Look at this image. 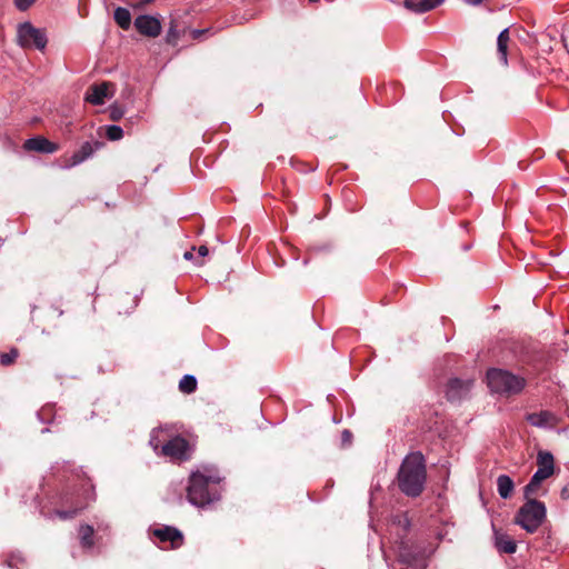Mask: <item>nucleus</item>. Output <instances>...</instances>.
I'll list each match as a JSON object with an SVG mask.
<instances>
[{"instance_id": "dca6fc26", "label": "nucleus", "mask_w": 569, "mask_h": 569, "mask_svg": "<svg viewBox=\"0 0 569 569\" xmlns=\"http://www.w3.org/2000/svg\"><path fill=\"white\" fill-rule=\"evenodd\" d=\"M184 536H152V543L162 550L178 549L183 545Z\"/></svg>"}, {"instance_id": "0eeeda50", "label": "nucleus", "mask_w": 569, "mask_h": 569, "mask_svg": "<svg viewBox=\"0 0 569 569\" xmlns=\"http://www.w3.org/2000/svg\"><path fill=\"white\" fill-rule=\"evenodd\" d=\"M18 42L22 48L34 47L43 50L48 39L43 30L34 28L30 22H23L18 27Z\"/></svg>"}, {"instance_id": "c756f323", "label": "nucleus", "mask_w": 569, "mask_h": 569, "mask_svg": "<svg viewBox=\"0 0 569 569\" xmlns=\"http://www.w3.org/2000/svg\"><path fill=\"white\" fill-rule=\"evenodd\" d=\"M123 111L118 107H112L110 110V118L114 121L121 119Z\"/></svg>"}, {"instance_id": "473e14b6", "label": "nucleus", "mask_w": 569, "mask_h": 569, "mask_svg": "<svg viewBox=\"0 0 569 569\" xmlns=\"http://www.w3.org/2000/svg\"><path fill=\"white\" fill-rule=\"evenodd\" d=\"M341 439L343 445H350L352 439V433L349 430H343L341 433Z\"/></svg>"}, {"instance_id": "1a4fd4ad", "label": "nucleus", "mask_w": 569, "mask_h": 569, "mask_svg": "<svg viewBox=\"0 0 569 569\" xmlns=\"http://www.w3.org/2000/svg\"><path fill=\"white\" fill-rule=\"evenodd\" d=\"M134 27L142 36L156 38L161 33V22L156 17L149 14L138 16L134 20Z\"/></svg>"}, {"instance_id": "72a5a7b5", "label": "nucleus", "mask_w": 569, "mask_h": 569, "mask_svg": "<svg viewBox=\"0 0 569 569\" xmlns=\"http://www.w3.org/2000/svg\"><path fill=\"white\" fill-rule=\"evenodd\" d=\"M560 497L562 500H569V483L561 489Z\"/></svg>"}, {"instance_id": "b1692460", "label": "nucleus", "mask_w": 569, "mask_h": 569, "mask_svg": "<svg viewBox=\"0 0 569 569\" xmlns=\"http://www.w3.org/2000/svg\"><path fill=\"white\" fill-rule=\"evenodd\" d=\"M101 146L100 142H96L94 144L90 143V142H84L82 143V146L80 147L79 150H77L82 157H84V160H87L88 158H90L94 151Z\"/></svg>"}, {"instance_id": "423d86ee", "label": "nucleus", "mask_w": 569, "mask_h": 569, "mask_svg": "<svg viewBox=\"0 0 569 569\" xmlns=\"http://www.w3.org/2000/svg\"><path fill=\"white\" fill-rule=\"evenodd\" d=\"M546 518V506L537 499H529L518 510L515 521L528 532L536 531Z\"/></svg>"}, {"instance_id": "7c9ffc66", "label": "nucleus", "mask_w": 569, "mask_h": 569, "mask_svg": "<svg viewBox=\"0 0 569 569\" xmlns=\"http://www.w3.org/2000/svg\"><path fill=\"white\" fill-rule=\"evenodd\" d=\"M178 39V32L173 26H171L167 33V41L169 43L174 42Z\"/></svg>"}, {"instance_id": "5701e85b", "label": "nucleus", "mask_w": 569, "mask_h": 569, "mask_svg": "<svg viewBox=\"0 0 569 569\" xmlns=\"http://www.w3.org/2000/svg\"><path fill=\"white\" fill-rule=\"evenodd\" d=\"M19 356V350L17 348H11L9 352H3L0 355V365L1 366H10L12 365Z\"/></svg>"}, {"instance_id": "412c9836", "label": "nucleus", "mask_w": 569, "mask_h": 569, "mask_svg": "<svg viewBox=\"0 0 569 569\" xmlns=\"http://www.w3.org/2000/svg\"><path fill=\"white\" fill-rule=\"evenodd\" d=\"M197 379L192 375H184L179 381V390L183 393L190 395L197 390Z\"/></svg>"}, {"instance_id": "cd10ccee", "label": "nucleus", "mask_w": 569, "mask_h": 569, "mask_svg": "<svg viewBox=\"0 0 569 569\" xmlns=\"http://www.w3.org/2000/svg\"><path fill=\"white\" fill-rule=\"evenodd\" d=\"M79 543L83 550H90L96 545V536H81Z\"/></svg>"}, {"instance_id": "20e7f679", "label": "nucleus", "mask_w": 569, "mask_h": 569, "mask_svg": "<svg viewBox=\"0 0 569 569\" xmlns=\"http://www.w3.org/2000/svg\"><path fill=\"white\" fill-rule=\"evenodd\" d=\"M221 478L217 475L193 472L187 488V498L196 507L203 508L220 499Z\"/></svg>"}, {"instance_id": "58836bf2", "label": "nucleus", "mask_w": 569, "mask_h": 569, "mask_svg": "<svg viewBox=\"0 0 569 569\" xmlns=\"http://www.w3.org/2000/svg\"><path fill=\"white\" fill-rule=\"evenodd\" d=\"M154 0H140V4L144 6V4H149L151 2H153Z\"/></svg>"}, {"instance_id": "f3484780", "label": "nucleus", "mask_w": 569, "mask_h": 569, "mask_svg": "<svg viewBox=\"0 0 569 569\" xmlns=\"http://www.w3.org/2000/svg\"><path fill=\"white\" fill-rule=\"evenodd\" d=\"M515 482L508 475H500L497 478V491L502 499H509L512 496Z\"/></svg>"}, {"instance_id": "7ed1b4c3", "label": "nucleus", "mask_w": 569, "mask_h": 569, "mask_svg": "<svg viewBox=\"0 0 569 569\" xmlns=\"http://www.w3.org/2000/svg\"><path fill=\"white\" fill-rule=\"evenodd\" d=\"M398 486L408 497H418L425 488L427 479L426 460L421 452L408 455L398 471Z\"/></svg>"}, {"instance_id": "bb28decb", "label": "nucleus", "mask_w": 569, "mask_h": 569, "mask_svg": "<svg viewBox=\"0 0 569 569\" xmlns=\"http://www.w3.org/2000/svg\"><path fill=\"white\" fill-rule=\"evenodd\" d=\"M84 160V157H82L78 151L73 152V154L68 158L64 162V164L62 166V168L64 169H70L72 167H76L80 163H82Z\"/></svg>"}, {"instance_id": "6e6552de", "label": "nucleus", "mask_w": 569, "mask_h": 569, "mask_svg": "<svg viewBox=\"0 0 569 569\" xmlns=\"http://www.w3.org/2000/svg\"><path fill=\"white\" fill-rule=\"evenodd\" d=\"M189 451V442L180 436L170 439L161 447V455L176 461L188 460L190 458Z\"/></svg>"}, {"instance_id": "f03ea898", "label": "nucleus", "mask_w": 569, "mask_h": 569, "mask_svg": "<svg viewBox=\"0 0 569 569\" xmlns=\"http://www.w3.org/2000/svg\"><path fill=\"white\" fill-rule=\"evenodd\" d=\"M390 550L397 560L405 565L400 569H425L427 559L433 552L431 546H426L417 539V536H391Z\"/></svg>"}, {"instance_id": "ddd939ff", "label": "nucleus", "mask_w": 569, "mask_h": 569, "mask_svg": "<svg viewBox=\"0 0 569 569\" xmlns=\"http://www.w3.org/2000/svg\"><path fill=\"white\" fill-rule=\"evenodd\" d=\"M109 87V82L90 86L86 92L84 100L93 106L103 104L108 97Z\"/></svg>"}, {"instance_id": "e433bc0d", "label": "nucleus", "mask_w": 569, "mask_h": 569, "mask_svg": "<svg viewBox=\"0 0 569 569\" xmlns=\"http://www.w3.org/2000/svg\"><path fill=\"white\" fill-rule=\"evenodd\" d=\"M468 4L477 6L482 2V0H463Z\"/></svg>"}, {"instance_id": "39448f33", "label": "nucleus", "mask_w": 569, "mask_h": 569, "mask_svg": "<svg viewBox=\"0 0 569 569\" xmlns=\"http://www.w3.org/2000/svg\"><path fill=\"white\" fill-rule=\"evenodd\" d=\"M487 383L492 392L509 397L520 393L526 386V380L507 370L490 369L487 372Z\"/></svg>"}, {"instance_id": "393cba45", "label": "nucleus", "mask_w": 569, "mask_h": 569, "mask_svg": "<svg viewBox=\"0 0 569 569\" xmlns=\"http://www.w3.org/2000/svg\"><path fill=\"white\" fill-rule=\"evenodd\" d=\"M106 136L111 141L120 140L123 137V130L121 127L111 124L106 129Z\"/></svg>"}, {"instance_id": "4c0bfd02", "label": "nucleus", "mask_w": 569, "mask_h": 569, "mask_svg": "<svg viewBox=\"0 0 569 569\" xmlns=\"http://www.w3.org/2000/svg\"><path fill=\"white\" fill-rule=\"evenodd\" d=\"M183 258L186 260H191V259H193V253L191 251H186L183 254Z\"/></svg>"}, {"instance_id": "c85d7f7f", "label": "nucleus", "mask_w": 569, "mask_h": 569, "mask_svg": "<svg viewBox=\"0 0 569 569\" xmlns=\"http://www.w3.org/2000/svg\"><path fill=\"white\" fill-rule=\"evenodd\" d=\"M37 0H13L16 8L19 11H27Z\"/></svg>"}, {"instance_id": "ea45409f", "label": "nucleus", "mask_w": 569, "mask_h": 569, "mask_svg": "<svg viewBox=\"0 0 569 569\" xmlns=\"http://www.w3.org/2000/svg\"><path fill=\"white\" fill-rule=\"evenodd\" d=\"M387 542L385 541H381V547L383 548L386 546Z\"/></svg>"}, {"instance_id": "6ab92c4d", "label": "nucleus", "mask_w": 569, "mask_h": 569, "mask_svg": "<svg viewBox=\"0 0 569 569\" xmlns=\"http://www.w3.org/2000/svg\"><path fill=\"white\" fill-rule=\"evenodd\" d=\"M495 546L499 552L513 553L516 552V542L510 539V536H495Z\"/></svg>"}, {"instance_id": "2eb2a0df", "label": "nucleus", "mask_w": 569, "mask_h": 569, "mask_svg": "<svg viewBox=\"0 0 569 569\" xmlns=\"http://www.w3.org/2000/svg\"><path fill=\"white\" fill-rule=\"evenodd\" d=\"M527 420L535 427H553L557 423L556 416L548 411L541 410L539 412H533L527 416Z\"/></svg>"}, {"instance_id": "f704fd0d", "label": "nucleus", "mask_w": 569, "mask_h": 569, "mask_svg": "<svg viewBox=\"0 0 569 569\" xmlns=\"http://www.w3.org/2000/svg\"><path fill=\"white\" fill-rule=\"evenodd\" d=\"M208 253H209V250H208V248L206 246H200L198 248V254L200 257H206V256H208Z\"/></svg>"}, {"instance_id": "4be33fe9", "label": "nucleus", "mask_w": 569, "mask_h": 569, "mask_svg": "<svg viewBox=\"0 0 569 569\" xmlns=\"http://www.w3.org/2000/svg\"><path fill=\"white\" fill-rule=\"evenodd\" d=\"M541 482L542 481L540 479H536L535 476L531 477L530 481L523 489V495L527 500L536 499V497L539 495Z\"/></svg>"}, {"instance_id": "a19ab883", "label": "nucleus", "mask_w": 569, "mask_h": 569, "mask_svg": "<svg viewBox=\"0 0 569 569\" xmlns=\"http://www.w3.org/2000/svg\"><path fill=\"white\" fill-rule=\"evenodd\" d=\"M2 242H3V240H2V239H0V244H1Z\"/></svg>"}, {"instance_id": "aec40b11", "label": "nucleus", "mask_w": 569, "mask_h": 569, "mask_svg": "<svg viewBox=\"0 0 569 569\" xmlns=\"http://www.w3.org/2000/svg\"><path fill=\"white\" fill-rule=\"evenodd\" d=\"M113 19L121 29H123V30L130 29L131 13L128 9L118 7L113 12Z\"/></svg>"}, {"instance_id": "c9c22d12", "label": "nucleus", "mask_w": 569, "mask_h": 569, "mask_svg": "<svg viewBox=\"0 0 569 569\" xmlns=\"http://www.w3.org/2000/svg\"><path fill=\"white\" fill-rule=\"evenodd\" d=\"M80 533H93V528L91 526L81 527Z\"/></svg>"}, {"instance_id": "f257e3e1", "label": "nucleus", "mask_w": 569, "mask_h": 569, "mask_svg": "<svg viewBox=\"0 0 569 569\" xmlns=\"http://www.w3.org/2000/svg\"><path fill=\"white\" fill-rule=\"evenodd\" d=\"M72 476L79 482V488L74 486L64 489L59 497L60 507L46 513L47 517H58L60 520L72 519L88 506L89 501L94 499L90 479L81 470L72 472Z\"/></svg>"}, {"instance_id": "2f4dec72", "label": "nucleus", "mask_w": 569, "mask_h": 569, "mask_svg": "<svg viewBox=\"0 0 569 569\" xmlns=\"http://www.w3.org/2000/svg\"><path fill=\"white\" fill-rule=\"evenodd\" d=\"M156 430H153L151 432V437H150V446L153 448L154 451H158L159 449V440H158V437L156 436Z\"/></svg>"}, {"instance_id": "9d476101", "label": "nucleus", "mask_w": 569, "mask_h": 569, "mask_svg": "<svg viewBox=\"0 0 569 569\" xmlns=\"http://www.w3.org/2000/svg\"><path fill=\"white\" fill-rule=\"evenodd\" d=\"M472 381L460 380L458 378L450 379L447 385L446 396L449 401H460L470 391Z\"/></svg>"}, {"instance_id": "a878e982", "label": "nucleus", "mask_w": 569, "mask_h": 569, "mask_svg": "<svg viewBox=\"0 0 569 569\" xmlns=\"http://www.w3.org/2000/svg\"><path fill=\"white\" fill-rule=\"evenodd\" d=\"M148 533H181L177 528L166 525H153L149 528Z\"/></svg>"}, {"instance_id": "9b49d317", "label": "nucleus", "mask_w": 569, "mask_h": 569, "mask_svg": "<svg viewBox=\"0 0 569 569\" xmlns=\"http://www.w3.org/2000/svg\"><path fill=\"white\" fill-rule=\"evenodd\" d=\"M537 466L538 469L533 473L536 479L543 481L551 477L555 472V459L552 453L543 450L539 451L537 456Z\"/></svg>"}, {"instance_id": "f8f14e48", "label": "nucleus", "mask_w": 569, "mask_h": 569, "mask_svg": "<svg viewBox=\"0 0 569 569\" xmlns=\"http://www.w3.org/2000/svg\"><path fill=\"white\" fill-rule=\"evenodd\" d=\"M23 148L27 151H36L40 153H54L56 151H58L59 146L54 142H51L44 137L38 136L27 139L23 143Z\"/></svg>"}, {"instance_id": "a211bd4d", "label": "nucleus", "mask_w": 569, "mask_h": 569, "mask_svg": "<svg viewBox=\"0 0 569 569\" xmlns=\"http://www.w3.org/2000/svg\"><path fill=\"white\" fill-rule=\"evenodd\" d=\"M509 29L505 28L497 38V50L500 61L506 66L508 63V43H509Z\"/></svg>"}, {"instance_id": "4468645a", "label": "nucleus", "mask_w": 569, "mask_h": 569, "mask_svg": "<svg viewBox=\"0 0 569 569\" xmlns=\"http://www.w3.org/2000/svg\"><path fill=\"white\" fill-rule=\"evenodd\" d=\"M443 1L445 0H405L403 6L415 13H425L437 8Z\"/></svg>"}]
</instances>
